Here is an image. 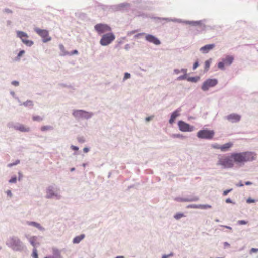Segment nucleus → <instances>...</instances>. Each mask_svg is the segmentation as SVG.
Returning <instances> with one entry per match:
<instances>
[{
	"instance_id": "49",
	"label": "nucleus",
	"mask_w": 258,
	"mask_h": 258,
	"mask_svg": "<svg viewBox=\"0 0 258 258\" xmlns=\"http://www.w3.org/2000/svg\"><path fill=\"white\" fill-rule=\"evenodd\" d=\"M152 117H148L146 118V120L147 121H149L150 120H151Z\"/></svg>"
},
{
	"instance_id": "50",
	"label": "nucleus",
	"mask_w": 258,
	"mask_h": 258,
	"mask_svg": "<svg viewBox=\"0 0 258 258\" xmlns=\"http://www.w3.org/2000/svg\"><path fill=\"white\" fill-rule=\"evenodd\" d=\"M78 141L79 142H84V140L83 138L78 139Z\"/></svg>"
},
{
	"instance_id": "6",
	"label": "nucleus",
	"mask_w": 258,
	"mask_h": 258,
	"mask_svg": "<svg viewBox=\"0 0 258 258\" xmlns=\"http://www.w3.org/2000/svg\"><path fill=\"white\" fill-rule=\"evenodd\" d=\"M94 29L99 34L111 31V27L106 24L99 23L94 26Z\"/></svg>"
},
{
	"instance_id": "32",
	"label": "nucleus",
	"mask_w": 258,
	"mask_h": 258,
	"mask_svg": "<svg viewBox=\"0 0 258 258\" xmlns=\"http://www.w3.org/2000/svg\"><path fill=\"white\" fill-rule=\"evenodd\" d=\"M25 53L24 50H21L18 54L17 59L19 60L21 56H22Z\"/></svg>"
},
{
	"instance_id": "56",
	"label": "nucleus",
	"mask_w": 258,
	"mask_h": 258,
	"mask_svg": "<svg viewBox=\"0 0 258 258\" xmlns=\"http://www.w3.org/2000/svg\"><path fill=\"white\" fill-rule=\"evenodd\" d=\"M243 185V184H240V185H239V186H242Z\"/></svg>"
},
{
	"instance_id": "17",
	"label": "nucleus",
	"mask_w": 258,
	"mask_h": 258,
	"mask_svg": "<svg viewBox=\"0 0 258 258\" xmlns=\"http://www.w3.org/2000/svg\"><path fill=\"white\" fill-rule=\"evenodd\" d=\"M15 128L17 130L21 131V132H29L30 131L29 127H26L22 124L19 125V126H16Z\"/></svg>"
},
{
	"instance_id": "48",
	"label": "nucleus",
	"mask_w": 258,
	"mask_h": 258,
	"mask_svg": "<svg viewBox=\"0 0 258 258\" xmlns=\"http://www.w3.org/2000/svg\"><path fill=\"white\" fill-rule=\"evenodd\" d=\"M83 151L85 153H87L89 151V149L88 148L85 147L83 149Z\"/></svg>"
},
{
	"instance_id": "51",
	"label": "nucleus",
	"mask_w": 258,
	"mask_h": 258,
	"mask_svg": "<svg viewBox=\"0 0 258 258\" xmlns=\"http://www.w3.org/2000/svg\"><path fill=\"white\" fill-rule=\"evenodd\" d=\"M222 227H224L226 228H227V229H230L231 230L232 229V228L229 227V226H222Z\"/></svg>"
},
{
	"instance_id": "47",
	"label": "nucleus",
	"mask_w": 258,
	"mask_h": 258,
	"mask_svg": "<svg viewBox=\"0 0 258 258\" xmlns=\"http://www.w3.org/2000/svg\"><path fill=\"white\" fill-rule=\"evenodd\" d=\"M213 146V147L214 148L219 149H220V147L221 146H219V145L217 144V145H214Z\"/></svg>"
},
{
	"instance_id": "44",
	"label": "nucleus",
	"mask_w": 258,
	"mask_h": 258,
	"mask_svg": "<svg viewBox=\"0 0 258 258\" xmlns=\"http://www.w3.org/2000/svg\"><path fill=\"white\" fill-rule=\"evenodd\" d=\"M172 255H173L172 253H170V254H168V255H163L162 258H168L169 256H172Z\"/></svg>"
},
{
	"instance_id": "25",
	"label": "nucleus",
	"mask_w": 258,
	"mask_h": 258,
	"mask_svg": "<svg viewBox=\"0 0 258 258\" xmlns=\"http://www.w3.org/2000/svg\"><path fill=\"white\" fill-rule=\"evenodd\" d=\"M200 78L199 77H189L188 78V80L189 81L193 82H196L199 80Z\"/></svg>"
},
{
	"instance_id": "18",
	"label": "nucleus",
	"mask_w": 258,
	"mask_h": 258,
	"mask_svg": "<svg viewBox=\"0 0 258 258\" xmlns=\"http://www.w3.org/2000/svg\"><path fill=\"white\" fill-rule=\"evenodd\" d=\"M37 239L36 236H32L29 239L30 243L34 248H35L36 246L39 244V243L37 242Z\"/></svg>"
},
{
	"instance_id": "35",
	"label": "nucleus",
	"mask_w": 258,
	"mask_h": 258,
	"mask_svg": "<svg viewBox=\"0 0 258 258\" xmlns=\"http://www.w3.org/2000/svg\"><path fill=\"white\" fill-rule=\"evenodd\" d=\"M16 180H17V179H16V177H12L10 180H9V182L10 183H15L16 182Z\"/></svg>"
},
{
	"instance_id": "16",
	"label": "nucleus",
	"mask_w": 258,
	"mask_h": 258,
	"mask_svg": "<svg viewBox=\"0 0 258 258\" xmlns=\"http://www.w3.org/2000/svg\"><path fill=\"white\" fill-rule=\"evenodd\" d=\"M233 145V144L232 143H226L224 145H223L222 146H221L220 147V149L222 151H226L227 150H228L230 147H231Z\"/></svg>"
},
{
	"instance_id": "21",
	"label": "nucleus",
	"mask_w": 258,
	"mask_h": 258,
	"mask_svg": "<svg viewBox=\"0 0 258 258\" xmlns=\"http://www.w3.org/2000/svg\"><path fill=\"white\" fill-rule=\"evenodd\" d=\"M28 224L29 225H32V226H33L39 229H42V227L40 226V225L36 222H27Z\"/></svg>"
},
{
	"instance_id": "31",
	"label": "nucleus",
	"mask_w": 258,
	"mask_h": 258,
	"mask_svg": "<svg viewBox=\"0 0 258 258\" xmlns=\"http://www.w3.org/2000/svg\"><path fill=\"white\" fill-rule=\"evenodd\" d=\"M200 209L210 208L211 206L209 205H200Z\"/></svg>"
},
{
	"instance_id": "58",
	"label": "nucleus",
	"mask_w": 258,
	"mask_h": 258,
	"mask_svg": "<svg viewBox=\"0 0 258 258\" xmlns=\"http://www.w3.org/2000/svg\"><path fill=\"white\" fill-rule=\"evenodd\" d=\"M175 72H176V73H178V71H176V70H175Z\"/></svg>"
},
{
	"instance_id": "8",
	"label": "nucleus",
	"mask_w": 258,
	"mask_h": 258,
	"mask_svg": "<svg viewBox=\"0 0 258 258\" xmlns=\"http://www.w3.org/2000/svg\"><path fill=\"white\" fill-rule=\"evenodd\" d=\"M35 31L43 39V42H47L51 40V38L49 36L48 32L46 30L35 28Z\"/></svg>"
},
{
	"instance_id": "13",
	"label": "nucleus",
	"mask_w": 258,
	"mask_h": 258,
	"mask_svg": "<svg viewBox=\"0 0 258 258\" xmlns=\"http://www.w3.org/2000/svg\"><path fill=\"white\" fill-rule=\"evenodd\" d=\"M145 39L147 41L157 45H159L161 43L159 39H158L154 36L150 34L146 35Z\"/></svg>"
},
{
	"instance_id": "39",
	"label": "nucleus",
	"mask_w": 258,
	"mask_h": 258,
	"mask_svg": "<svg viewBox=\"0 0 258 258\" xmlns=\"http://www.w3.org/2000/svg\"><path fill=\"white\" fill-rule=\"evenodd\" d=\"M238 223L240 225H244L247 224V222L244 220L238 221Z\"/></svg>"
},
{
	"instance_id": "38",
	"label": "nucleus",
	"mask_w": 258,
	"mask_h": 258,
	"mask_svg": "<svg viewBox=\"0 0 258 258\" xmlns=\"http://www.w3.org/2000/svg\"><path fill=\"white\" fill-rule=\"evenodd\" d=\"M232 189H228V190H224L223 191V195L224 196H226L227 195L229 192H230L231 191H232Z\"/></svg>"
},
{
	"instance_id": "3",
	"label": "nucleus",
	"mask_w": 258,
	"mask_h": 258,
	"mask_svg": "<svg viewBox=\"0 0 258 258\" xmlns=\"http://www.w3.org/2000/svg\"><path fill=\"white\" fill-rule=\"evenodd\" d=\"M7 244L15 251H20L22 249V243L20 240L16 237L10 238Z\"/></svg>"
},
{
	"instance_id": "20",
	"label": "nucleus",
	"mask_w": 258,
	"mask_h": 258,
	"mask_svg": "<svg viewBox=\"0 0 258 258\" xmlns=\"http://www.w3.org/2000/svg\"><path fill=\"white\" fill-rule=\"evenodd\" d=\"M54 196H56L54 190L52 188H48L47 190V197L50 198Z\"/></svg>"
},
{
	"instance_id": "22",
	"label": "nucleus",
	"mask_w": 258,
	"mask_h": 258,
	"mask_svg": "<svg viewBox=\"0 0 258 258\" xmlns=\"http://www.w3.org/2000/svg\"><path fill=\"white\" fill-rule=\"evenodd\" d=\"M211 59H210L209 60H207L205 62V70L206 71H207L210 68L211 63Z\"/></svg>"
},
{
	"instance_id": "28",
	"label": "nucleus",
	"mask_w": 258,
	"mask_h": 258,
	"mask_svg": "<svg viewBox=\"0 0 258 258\" xmlns=\"http://www.w3.org/2000/svg\"><path fill=\"white\" fill-rule=\"evenodd\" d=\"M184 216V214L182 213H177L174 216V218L176 219H179Z\"/></svg>"
},
{
	"instance_id": "15",
	"label": "nucleus",
	"mask_w": 258,
	"mask_h": 258,
	"mask_svg": "<svg viewBox=\"0 0 258 258\" xmlns=\"http://www.w3.org/2000/svg\"><path fill=\"white\" fill-rule=\"evenodd\" d=\"M215 47V45L213 44L206 45L200 48V50L204 53H208L210 50L213 49Z\"/></svg>"
},
{
	"instance_id": "29",
	"label": "nucleus",
	"mask_w": 258,
	"mask_h": 258,
	"mask_svg": "<svg viewBox=\"0 0 258 258\" xmlns=\"http://www.w3.org/2000/svg\"><path fill=\"white\" fill-rule=\"evenodd\" d=\"M200 207V205H195V204L189 205L187 206V208H196V209H197V208L199 209Z\"/></svg>"
},
{
	"instance_id": "30",
	"label": "nucleus",
	"mask_w": 258,
	"mask_h": 258,
	"mask_svg": "<svg viewBox=\"0 0 258 258\" xmlns=\"http://www.w3.org/2000/svg\"><path fill=\"white\" fill-rule=\"evenodd\" d=\"M51 129H52V127L50 126H44L41 127V130L42 131H45L49 130H51Z\"/></svg>"
},
{
	"instance_id": "9",
	"label": "nucleus",
	"mask_w": 258,
	"mask_h": 258,
	"mask_svg": "<svg viewBox=\"0 0 258 258\" xmlns=\"http://www.w3.org/2000/svg\"><path fill=\"white\" fill-rule=\"evenodd\" d=\"M234 57L232 56L228 55L222 59V61L219 62L218 63V67L221 70L224 69L225 66H230L233 62Z\"/></svg>"
},
{
	"instance_id": "27",
	"label": "nucleus",
	"mask_w": 258,
	"mask_h": 258,
	"mask_svg": "<svg viewBox=\"0 0 258 258\" xmlns=\"http://www.w3.org/2000/svg\"><path fill=\"white\" fill-rule=\"evenodd\" d=\"M179 112H180V110H176L174 112H173V113L171 115L172 116H174V118H176L177 117L179 116Z\"/></svg>"
},
{
	"instance_id": "45",
	"label": "nucleus",
	"mask_w": 258,
	"mask_h": 258,
	"mask_svg": "<svg viewBox=\"0 0 258 258\" xmlns=\"http://www.w3.org/2000/svg\"><path fill=\"white\" fill-rule=\"evenodd\" d=\"M247 203H253V202H254V200L253 199H248L247 200Z\"/></svg>"
},
{
	"instance_id": "37",
	"label": "nucleus",
	"mask_w": 258,
	"mask_h": 258,
	"mask_svg": "<svg viewBox=\"0 0 258 258\" xmlns=\"http://www.w3.org/2000/svg\"><path fill=\"white\" fill-rule=\"evenodd\" d=\"M130 74L128 73H125L124 76V80L130 78Z\"/></svg>"
},
{
	"instance_id": "60",
	"label": "nucleus",
	"mask_w": 258,
	"mask_h": 258,
	"mask_svg": "<svg viewBox=\"0 0 258 258\" xmlns=\"http://www.w3.org/2000/svg\"><path fill=\"white\" fill-rule=\"evenodd\" d=\"M216 222H219V220H216Z\"/></svg>"
},
{
	"instance_id": "40",
	"label": "nucleus",
	"mask_w": 258,
	"mask_h": 258,
	"mask_svg": "<svg viewBox=\"0 0 258 258\" xmlns=\"http://www.w3.org/2000/svg\"><path fill=\"white\" fill-rule=\"evenodd\" d=\"M258 252V249H257V248H252L250 250V253H255V252Z\"/></svg>"
},
{
	"instance_id": "53",
	"label": "nucleus",
	"mask_w": 258,
	"mask_h": 258,
	"mask_svg": "<svg viewBox=\"0 0 258 258\" xmlns=\"http://www.w3.org/2000/svg\"><path fill=\"white\" fill-rule=\"evenodd\" d=\"M7 193L8 195H9L10 196L11 195V192L10 190L7 191Z\"/></svg>"
},
{
	"instance_id": "54",
	"label": "nucleus",
	"mask_w": 258,
	"mask_h": 258,
	"mask_svg": "<svg viewBox=\"0 0 258 258\" xmlns=\"http://www.w3.org/2000/svg\"><path fill=\"white\" fill-rule=\"evenodd\" d=\"M116 258H123V257L119 256H117Z\"/></svg>"
},
{
	"instance_id": "59",
	"label": "nucleus",
	"mask_w": 258,
	"mask_h": 258,
	"mask_svg": "<svg viewBox=\"0 0 258 258\" xmlns=\"http://www.w3.org/2000/svg\"><path fill=\"white\" fill-rule=\"evenodd\" d=\"M175 72H176V73H178V71H176V70H175Z\"/></svg>"
},
{
	"instance_id": "57",
	"label": "nucleus",
	"mask_w": 258,
	"mask_h": 258,
	"mask_svg": "<svg viewBox=\"0 0 258 258\" xmlns=\"http://www.w3.org/2000/svg\"><path fill=\"white\" fill-rule=\"evenodd\" d=\"M176 136H177V137H180V136L179 135H177Z\"/></svg>"
},
{
	"instance_id": "7",
	"label": "nucleus",
	"mask_w": 258,
	"mask_h": 258,
	"mask_svg": "<svg viewBox=\"0 0 258 258\" xmlns=\"http://www.w3.org/2000/svg\"><path fill=\"white\" fill-rule=\"evenodd\" d=\"M218 83V81L216 79H208L206 80L202 86V89L203 91L208 90L209 88L212 87L216 85Z\"/></svg>"
},
{
	"instance_id": "42",
	"label": "nucleus",
	"mask_w": 258,
	"mask_h": 258,
	"mask_svg": "<svg viewBox=\"0 0 258 258\" xmlns=\"http://www.w3.org/2000/svg\"><path fill=\"white\" fill-rule=\"evenodd\" d=\"M198 65H199L198 62V61H196L194 63V67H193L194 70L196 69L198 67Z\"/></svg>"
},
{
	"instance_id": "23",
	"label": "nucleus",
	"mask_w": 258,
	"mask_h": 258,
	"mask_svg": "<svg viewBox=\"0 0 258 258\" xmlns=\"http://www.w3.org/2000/svg\"><path fill=\"white\" fill-rule=\"evenodd\" d=\"M22 105H23L25 106L32 107L33 106V103L32 101L27 100L26 102H23Z\"/></svg>"
},
{
	"instance_id": "24",
	"label": "nucleus",
	"mask_w": 258,
	"mask_h": 258,
	"mask_svg": "<svg viewBox=\"0 0 258 258\" xmlns=\"http://www.w3.org/2000/svg\"><path fill=\"white\" fill-rule=\"evenodd\" d=\"M32 119L34 121L40 122L43 120V118L40 116H33L32 117Z\"/></svg>"
},
{
	"instance_id": "4",
	"label": "nucleus",
	"mask_w": 258,
	"mask_h": 258,
	"mask_svg": "<svg viewBox=\"0 0 258 258\" xmlns=\"http://www.w3.org/2000/svg\"><path fill=\"white\" fill-rule=\"evenodd\" d=\"M215 135L214 130L209 129L201 130L197 132V136L199 138L210 140Z\"/></svg>"
},
{
	"instance_id": "33",
	"label": "nucleus",
	"mask_w": 258,
	"mask_h": 258,
	"mask_svg": "<svg viewBox=\"0 0 258 258\" xmlns=\"http://www.w3.org/2000/svg\"><path fill=\"white\" fill-rule=\"evenodd\" d=\"M19 162H20V161H19V160H16V162H15V163H10V164H9L8 165V167H12V166H14V165H16L18 164V163H19Z\"/></svg>"
},
{
	"instance_id": "10",
	"label": "nucleus",
	"mask_w": 258,
	"mask_h": 258,
	"mask_svg": "<svg viewBox=\"0 0 258 258\" xmlns=\"http://www.w3.org/2000/svg\"><path fill=\"white\" fill-rule=\"evenodd\" d=\"M73 115L76 118H88L91 116V114L83 110H75Z\"/></svg>"
},
{
	"instance_id": "43",
	"label": "nucleus",
	"mask_w": 258,
	"mask_h": 258,
	"mask_svg": "<svg viewBox=\"0 0 258 258\" xmlns=\"http://www.w3.org/2000/svg\"><path fill=\"white\" fill-rule=\"evenodd\" d=\"M12 84L15 86H17L19 85V82L18 81H14L12 82Z\"/></svg>"
},
{
	"instance_id": "41",
	"label": "nucleus",
	"mask_w": 258,
	"mask_h": 258,
	"mask_svg": "<svg viewBox=\"0 0 258 258\" xmlns=\"http://www.w3.org/2000/svg\"><path fill=\"white\" fill-rule=\"evenodd\" d=\"M71 148L73 150H75V151H77L79 149V148L78 147L74 146V145H72L71 146Z\"/></svg>"
},
{
	"instance_id": "36",
	"label": "nucleus",
	"mask_w": 258,
	"mask_h": 258,
	"mask_svg": "<svg viewBox=\"0 0 258 258\" xmlns=\"http://www.w3.org/2000/svg\"><path fill=\"white\" fill-rule=\"evenodd\" d=\"M67 54L70 55H74V54H78V51L77 50H75L73 52H71L70 53H68Z\"/></svg>"
},
{
	"instance_id": "19",
	"label": "nucleus",
	"mask_w": 258,
	"mask_h": 258,
	"mask_svg": "<svg viewBox=\"0 0 258 258\" xmlns=\"http://www.w3.org/2000/svg\"><path fill=\"white\" fill-rule=\"evenodd\" d=\"M84 237L85 235L84 234L76 237L73 239L74 243H79L82 239H84Z\"/></svg>"
},
{
	"instance_id": "34",
	"label": "nucleus",
	"mask_w": 258,
	"mask_h": 258,
	"mask_svg": "<svg viewBox=\"0 0 258 258\" xmlns=\"http://www.w3.org/2000/svg\"><path fill=\"white\" fill-rule=\"evenodd\" d=\"M175 119H176V118H174V116H172L171 115V118H170V120H169V123H170V124H172V123L175 121Z\"/></svg>"
},
{
	"instance_id": "55",
	"label": "nucleus",
	"mask_w": 258,
	"mask_h": 258,
	"mask_svg": "<svg viewBox=\"0 0 258 258\" xmlns=\"http://www.w3.org/2000/svg\"><path fill=\"white\" fill-rule=\"evenodd\" d=\"M144 34H145V33H140V34H139V35H144Z\"/></svg>"
},
{
	"instance_id": "1",
	"label": "nucleus",
	"mask_w": 258,
	"mask_h": 258,
	"mask_svg": "<svg viewBox=\"0 0 258 258\" xmlns=\"http://www.w3.org/2000/svg\"><path fill=\"white\" fill-rule=\"evenodd\" d=\"M231 157L233 159L234 162L237 163H243L255 160L256 157V154L252 152H244L232 153L231 155Z\"/></svg>"
},
{
	"instance_id": "14",
	"label": "nucleus",
	"mask_w": 258,
	"mask_h": 258,
	"mask_svg": "<svg viewBox=\"0 0 258 258\" xmlns=\"http://www.w3.org/2000/svg\"><path fill=\"white\" fill-rule=\"evenodd\" d=\"M226 118L228 121L235 123L240 121L241 116L238 114L233 113L228 115Z\"/></svg>"
},
{
	"instance_id": "26",
	"label": "nucleus",
	"mask_w": 258,
	"mask_h": 258,
	"mask_svg": "<svg viewBox=\"0 0 258 258\" xmlns=\"http://www.w3.org/2000/svg\"><path fill=\"white\" fill-rule=\"evenodd\" d=\"M32 256L34 258H38L37 251L36 248H34L33 250Z\"/></svg>"
},
{
	"instance_id": "2",
	"label": "nucleus",
	"mask_w": 258,
	"mask_h": 258,
	"mask_svg": "<svg viewBox=\"0 0 258 258\" xmlns=\"http://www.w3.org/2000/svg\"><path fill=\"white\" fill-rule=\"evenodd\" d=\"M217 165H221L225 168H230L233 167L234 161L231 156H223L219 159Z\"/></svg>"
},
{
	"instance_id": "12",
	"label": "nucleus",
	"mask_w": 258,
	"mask_h": 258,
	"mask_svg": "<svg viewBox=\"0 0 258 258\" xmlns=\"http://www.w3.org/2000/svg\"><path fill=\"white\" fill-rule=\"evenodd\" d=\"M178 125L179 130L182 132H191L194 130V126L182 121H179Z\"/></svg>"
},
{
	"instance_id": "5",
	"label": "nucleus",
	"mask_w": 258,
	"mask_h": 258,
	"mask_svg": "<svg viewBox=\"0 0 258 258\" xmlns=\"http://www.w3.org/2000/svg\"><path fill=\"white\" fill-rule=\"evenodd\" d=\"M115 39L114 34L109 32L102 35L100 43L102 46H107L111 43Z\"/></svg>"
},
{
	"instance_id": "52",
	"label": "nucleus",
	"mask_w": 258,
	"mask_h": 258,
	"mask_svg": "<svg viewBox=\"0 0 258 258\" xmlns=\"http://www.w3.org/2000/svg\"><path fill=\"white\" fill-rule=\"evenodd\" d=\"M245 184L247 185H251V183L249 181H247V182H245Z\"/></svg>"
},
{
	"instance_id": "46",
	"label": "nucleus",
	"mask_w": 258,
	"mask_h": 258,
	"mask_svg": "<svg viewBox=\"0 0 258 258\" xmlns=\"http://www.w3.org/2000/svg\"><path fill=\"white\" fill-rule=\"evenodd\" d=\"M226 202L227 203H231L232 201L230 198H228L226 200Z\"/></svg>"
},
{
	"instance_id": "11",
	"label": "nucleus",
	"mask_w": 258,
	"mask_h": 258,
	"mask_svg": "<svg viewBox=\"0 0 258 258\" xmlns=\"http://www.w3.org/2000/svg\"><path fill=\"white\" fill-rule=\"evenodd\" d=\"M17 33L18 37H19L26 45L31 46L33 44L32 41L27 39L28 35L26 33L22 31H18Z\"/></svg>"
}]
</instances>
